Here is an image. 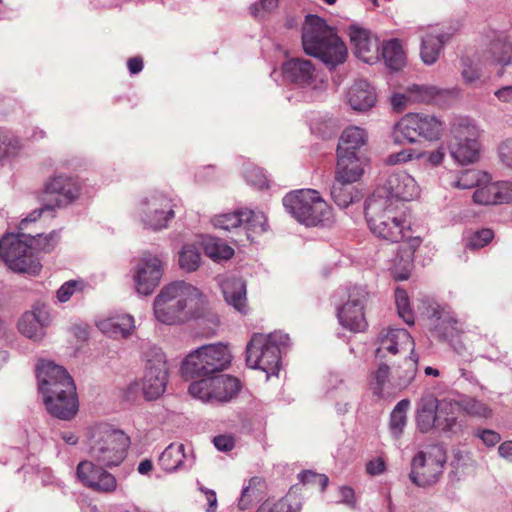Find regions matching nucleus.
I'll use <instances>...</instances> for the list:
<instances>
[{
    "label": "nucleus",
    "mask_w": 512,
    "mask_h": 512,
    "mask_svg": "<svg viewBox=\"0 0 512 512\" xmlns=\"http://www.w3.org/2000/svg\"><path fill=\"white\" fill-rule=\"evenodd\" d=\"M365 218L371 233L384 241L401 242L399 246L402 271L395 275L396 280H406L413 263L414 253L420 246V237L410 235L403 205L393 201L381 190H375L366 200Z\"/></svg>",
    "instance_id": "f257e3e1"
},
{
    "label": "nucleus",
    "mask_w": 512,
    "mask_h": 512,
    "mask_svg": "<svg viewBox=\"0 0 512 512\" xmlns=\"http://www.w3.org/2000/svg\"><path fill=\"white\" fill-rule=\"evenodd\" d=\"M39 390L48 412L56 418L71 420L78 412L76 386L65 368L51 361L37 366Z\"/></svg>",
    "instance_id": "f03ea898"
},
{
    "label": "nucleus",
    "mask_w": 512,
    "mask_h": 512,
    "mask_svg": "<svg viewBox=\"0 0 512 512\" xmlns=\"http://www.w3.org/2000/svg\"><path fill=\"white\" fill-rule=\"evenodd\" d=\"M302 44L308 55L331 67L342 64L347 56L344 42L322 18L315 15L306 17L302 29Z\"/></svg>",
    "instance_id": "7ed1b4c3"
},
{
    "label": "nucleus",
    "mask_w": 512,
    "mask_h": 512,
    "mask_svg": "<svg viewBox=\"0 0 512 512\" xmlns=\"http://www.w3.org/2000/svg\"><path fill=\"white\" fill-rule=\"evenodd\" d=\"M199 302H202L201 293L196 287L184 281H175L165 285L156 296L154 315L161 323L178 324L189 318L187 308Z\"/></svg>",
    "instance_id": "20e7f679"
},
{
    "label": "nucleus",
    "mask_w": 512,
    "mask_h": 512,
    "mask_svg": "<svg viewBox=\"0 0 512 512\" xmlns=\"http://www.w3.org/2000/svg\"><path fill=\"white\" fill-rule=\"evenodd\" d=\"M130 438L107 423L96 424L88 432V452L94 462L104 467L120 465L126 458Z\"/></svg>",
    "instance_id": "39448f33"
},
{
    "label": "nucleus",
    "mask_w": 512,
    "mask_h": 512,
    "mask_svg": "<svg viewBox=\"0 0 512 512\" xmlns=\"http://www.w3.org/2000/svg\"><path fill=\"white\" fill-rule=\"evenodd\" d=\"M289 346V335L282 331L254 334L246 348L247 365L264 371L268 376L275 375L280 368L281 355Z\"/></svg>",
    "instance_id": "423d86ee"
},
{
    "label": "nucleus",
    "mask_w": 512,
    "mask_h": 512,
    "mask_svg": "<svg viewBox=\"0 0 512 512\" xmlns=\"http://www.w3.org/2000/svg\"><path fill=\"white\" fill-rule=\"evenodd\" d=\"M286 210L300 223L317 226L330 221L332 209L313 189H301L288 193L283 198Z\"/></svg>",
    "instance_id": "0eeeda50"
},
{
    "label": "nucleus",
    "mask_w": 512,
    "mask_h": 512,
    "mask_svg": "<svg viewBox=\"0 0 512 512\" xmlns=\"http://www.w3.org/2000/svg\"><path fill=\"white\" fill-rule=\"evenodd\" d=\"M232 360L228 347L222 343L204 345L189 353L182 362L186 378L209 376L227 369Z\"/></svg>",
    "instance_id": "6e6552de"
},
{
    "label": "nucleus",
    "mask_w": 512,
    "mask_h": 512,
    "mask_svg": "<svg viewBox=\"0 0 512 512\" xmlns=\"http://www.w3.org/2000/svg\"><path fill=\"white\" fill-rule=\"evenodd\" d=\"M443 123L436 116L426 113H408L395 125L393 140L396 144L404 141L415 143L419 139L434 141L440 139Z\"/></svg>",
    "instance_id": "1a4fd4ad"
},
{
    "label": "nucleus",
    "mask_w": 512,
    "mask_h": 512,
    "mask_svg": "<svg viewBox=\"0 0 512 512\" xmlns=\"http://www.w3.org/2000/svg\"><path fill=\"white\" fill-rule=\"evenodd\" d=\"M239 379L228 374L203 376L188 387L189 394L204 403L223 404L230 402L240 392Z\"/></svg>",
    "instance_id": "9d476101"
},
{
    "label": "nucleus",
    "mask_w": 512,
    "mask_h": 512,
    "mask_svg": "<svg viewBox=\"0 0 512 512\" xmlns=\"http://www.w3.org/2000/svg\"><path fill=\"white\" fill-rule=\"evenodd\" d=\"M0 257L13 271L37 275L41 270L39 259L31 251L24 233L7 234L0 240Z\"/></svg>",
    "instance_id": "9b49d317"
},
{
    "label": "nucleus",
    "mask_w": 512,
    "mask_h": 512,
    "mask_svg": "<svg viewBox=\"0 0 512 512\" xmlns=\"http://www.w3.org/2000/svg\"><path fill=\"white\" fill-rule=\"evenodd\" d=\"M449 142L452 157L460 164L466 165L478 160L480 145L479 130L469 119L460 118L451 126Z\"/></svg>",
    "instance_id": "f8f14e48"
},
{
    "label": "nucleus",
    "mask_w": 512,
    "mask_h": 512,
    "mask_svg": "<svg viewBox=\"0 0 512 512\" xmlns=\"http://www.w3.org/2000/svg\"><path fill=\"white\" fill-rule=\"evenodd\" d=\"M428 321L431 334L441 342H447L455 352L462 354L466 347L461 340L465 330L454 314L440 305L430 306Z\"/></svg>",
    "instance_id": "ddd939ff"
},
{
    "label": "nucleus",
    "mask_w": 512,
    "mask_h": 512,
    "mask_svg": "<svg viewBox=\"0 0 512 512\" xmlns=\"http://www.w3.org/2000/svg\"><path fill=\"white\" fill-rule=\"evenodd\" d=\"M446 455L440 446H431L420 451L412 459L410 480L420 487L435 484L443 472Z\"/></svg>",
    "instance_id": "4468645a"
},
{
    "label": "nucleus",
    "mask_w": 512,
    "mask_h": 512,
    "mask_svg": "<svg viewBox=\"0 0 512 512\" xmlns=\"http://www.w3.org/2000/svg\"><path fill=\"white\" fill-rule=\"evenodd\" d=\"M371 293L362 286H353L348 299L338 310L340 324L351 332H363L368 327L366 309L371 302Z\"/></svg>",
    "instance_id": "2eb2a0df"
},
{
    "label": "nucleus",
    "mask_w": 512,
    "mask_h": 512,
    "mask_svg": "<svg viewBox=\"0 0 512 512\" xmlns=\"http://www.w3.org/2000/svg\"><path fill=\"white\" fill-rule=\"evenodd\" d=\"M138 212L144 226L154 231L166 228L175 216L172 200L159 192L145 197L139 204Z\"/></svg>",
    "instance_id": "dca6fc26"
},
{
    "label": "nucleus",
    "mask_w": 512,
    "mask_h": 512,
    "mask_svg": "<svg viewBox=\"0 0 512 512\" xmlns=\"http://www.w3.org/2000/svg\"><path fill=\"white\" fill-rule=\"evenodd\" d=\"M162 276V260L151 253H143L135 267L133 275L137 293L144 296L152 294L159 285Z\"/></svg>",
    "instance_id": "f3484780"
},
{
    "label": "nucleus",
    "mask_w": 512,
    "mask_h": 512,
    "mask_svg": "<svg viewBox=\"0 0 512 512\" xmlns=\"http://www.w3.org/2000/svg\"><path fill=\"white\" fill-rule=\"evenodd\" d=\"M104 466H97L93 461H81L76 468L77 479L87 488L110 493L115 491L117 481L113 474L106 471Z\"/></svg>",
    "instance_id": "a211bd4d"
},
{
    "label": "nucleus",
    "mask_w": 512,
    "mask_h": 512,
    "mask_svg": "<svg viewBox=\"0 0 512 512\" xmlns=\"http://www.w3.org/2000/svg\"><path fill=\"white\" fill-rule=\"evenodd\" d=\"M378 344L375 357L379 360L385 359L389 355L395 356L398 353L410 352L413 354L415 348L412 336L402 328H388L381 331Z\"/></svg>",
    "instance_id": "6ab92c4d"
},
{
    "label": "nucleus",
    "mask_w": 512,
    "mask_h": 512,
    "mask_svg": "<svg viewBox=\"0 0 512 512\" xmlns=\"http://www.w3.org/2000/svg\"><path fill=\"white\" fill-rule=\"evenodd\" d=\"M44 194L50 196L55 206L65 207L73 203L80 194L78 182L67 175L59 174L50 177L44 184Z\"/></svg>",
    "instance_id": "aec40b11"
},
{
    "label": "nucleus",
    "mask_w": 512,
    "mask_h": 512,
    "mask_svg": "<svg viewBox=\"0 0 512 512\" xmlns=\"http://www.w3.org/2000/svg\"><path fill=\"white\" fill-rule=\"evenodd\" d=\"M376 190H381L382 195H387L399 205H402L403 201L413 200L420 193L416 180L406 172L391 174L385 184Z\"/></svg>",
    "instance_id": "412c9836"
},
{
    "label": "nucleus",
    "mask_w": 512,
    "mask_h": 512,
    "mask_svg": "<svg viewBox=\"0 0 512 512\" xmlns=\"http://www.w3.org/2000/svg\"><path fill=\"white\" fill-rule=\"evenodd\" d=\"M168 368L163 356L149 360L146 365L143 378V392L147 400H154L160 397L167 385Z\"/></svg>",
    "instance_id": "4be33fe9"
},
{
    "label": "nucleus",
    "mask_w": 512,
    "mask_h": 512,
    "mask_svg": "<svg viewBox=\"0 0 512 512\" xmlns=\"http://www.w3.org/2000/svg\"><path fill=\"white\" fill-rule=\"evenodd\" d=\"M473 201L479 205H497L512 202V182L501 181L478 184L473 193Z\"/></svg>",
    "instance_id": "5701e85b"
},
{
    "label": "nucleus",
    "mask_w": 512,
    "mask_h": 512,
    "mask_svg": "<svg viewBox=\"0 0 512 512\" xmlns=\"http://www.w3.org/2000/svg\"><path fill=\"white\" fill-rule=\"evenodd\" d=\"M349 36L356 57L366 63H372L378 59V39L373 37L368 30L352 26Z\"/></svg>",
    "instance_id": "b1692460"
},
{
    "label": "nucleus",
    "mask_w": 512,
    "mask_h": 512,
    "mask_svg": "<svg viewBox=\"0 0 512 512\" xmlns=\"http://www.w3.org/2000/svg\"><path fill=\"white\" fill-rule=\"evenodd\" d=\"M450 37L451 34L445 33L438 25L430 27L422 37L420 49L422 61L427 65L434 64L440 56L443 45Z\"/></svg>",
    "instance_id": "393cba45"
},
{
    "label": "nucleus",
    "mask_w": 512,
    "mask_h": 512,
    "mask_svg": "<svg viewBox=\"0 0 512 512\" xmlns=\"http://www.w3.org/2000/svg\"><path fill=\"white\" fill-rule=\"evenodd\" d=\"M440 400L434 395L423 396L417 404L416 424L423 433L437 428Z\"/></svg>",
    "instance_id": "a878e982"
},
{
    "label": "nucleus",
    "mask_w": 512,
    "mask_h": 512,
    "mask_svg": "<svg viewBox=\"0 0 512 512\" xmlns=\"http://www.w3.org/2000/svg\"><path fill=\"white\" fill-rule=\"evenodd\" d=\"M315 68L310 60L293 58L283 65L284 76L301 86L312 84Z\"/></svg>",
    "instance_id": "bb28decb"
},
{
    "label": "nucleus",
    "mask_w": 512,
    "mask_h": 512,
    "mask_svg": "<svg viewBox=\"0 0 512 512\" xmlns=\"http://www.w3.org/2000/svg\"><path fill=\"white\" fill-rule=\"evenodd\" d=\"M367 142L368 134L363 128L357 126L348 127L341 134L337 155L360 156L359 152Z\"/></svg>",
    "instance_id": "cd10ccee"
},
{
    "label": "nucleus",
    "mask_w": 512,
    "mask_h": 512,
    "mask_svg": "<svg viewBox=\"0 0 512 512\" xmlns=\"http://www.w3.org/2000/svg\"><path fill=\"white\" fill-rule=\"evenodd\" d=\"M335 180L346 183L358 181L364 172L365 160L361 156L337 155Z\"/></svg>",
    "instance_id": "c85d7f7f"
},
{
    "label": "nucleus",
    "mask_w": 512,
    "mask_h": 512,
    "mask_svg": "<svg viewBox=\"0 0 512 512\" xmlns=\"http://www.w3.org/2000/svg\"><path fill=\"white\" fill-rule=\"evenodd\" d=\"M348 101L354 110H368L376 102L374 88L365 80L356 81L349 89Z\"/></svg>",
    "instance_id": "c756f323"
},
{
    "label": "nucleus",
    "mask_w": 512,
    "mask_h": 512,
    "mask_svg": "<svg viewBox=\"0 0 512 512\" xmlns=\"http://www.w3.org/2000/svg\"><path fill=\"white\" fill-rule=\"evenodd\" d=\"M437 428L443 432L457 433L461 429L458 417L461 414L459 402L440 400Z\"/></svg>",
    "instance_id": "7c9ffc66"
},
{
    "label": "nucleus",
    "mask_w": 512,
    "mask_h": 512,
    "mask_svg": "<svg viewBox=\"0 0 512 512\" xmlns=\"http://www.w3.org/2000/svg\"><path fill=\"white\" fill-rule=\"evenodd\" d=\"M99 327L111 337L127 338L134 332V318L128 314L117 315L101 321Z\"/></svg>",
    "instance_id": "2f4dec72"
},
{
    "label": "nucleus",
    "mask_w": 512,
    "mask_h": 512,
    "mask_svg": "<svg viewBox=\"0 0 512 512\" xmlns=\"http://www.w3.org/2000/svg\"><path fill=\"white\" fill-rule=\"evenodd\" d=\"M225 301L236 310L243 312L246 306V284L241 278H227L222 282Z\"/></svg>",
    "instance_id": "473e14b6"
},
{
    "label": "nucleus",
    "mask_w": 512,
    "mask_h": 512,
    "mask_svg": "<svg viewBox=\"0 0 512 512\" xmlns=\"http://www.w3.org/2000/svg\"><path fill=\"white\" fill-rule=\"evenodd\" d=\"M185 453L183 444H170L160 455L158 463L166 472H174L184 463Z\"/></svg>",
    "instance_id": "72a5a7b5"
},
{
    "label": "nucleus",
    "mask_w": 512,
    "mask_h": 512,
    "mask_svg": "<svg viewBox=\"0 0 512 512\" xmlns=\"http://www.w3.org/2000/svg\"><path fill=\"white\" fill-rule=\"evenodd\" d=\"M382 57L385 64L392 70H400L405 65V52L397 39L383 45Z\"/></svg>",
    "instance_id": "f704fd0d"
},
{
    "label": "nucleus",
    "mask_w": 512,
    "mask_h": 512,
    "mask_svg": "<svg viewBox=\"0 0 512 512\" xmlns=\"http://www.w3.org/2000/svg\"><path fill=\"white\" fill-rule=\"evenodd\" d=\"M265 482L260 477H252L249 483L244 487L241 497L238 502V507L241 510H246L250 507L253 501L261 500L264 496Z\"/></svg>",
    "instance_id": "c9c22d12"
},
{
    "label": "nucleus",
    "mask_w": 512,
    "mask_h": 512,
    "mask_svg": "<svg viewBox=\"0 0 512 512\" xmlns=\"http://www.w3.org/2000/svg\"><path fill=\"white\" fill-rule=\"evenodd\" d=\"M19 331L28 338L38 340L43 336V324L35 312H26L18 322Z\"/></svg>",
    "instance_id": "e433bc0d"
},
{
    "label": "nucleus",
    "mask_w": 512,
    "mask_h": 512,
    "mask_svg": "<svg viewBox=\"0 0 512 512\" xmlns=\"http://www.w3.org/2000/svg\"><path fill=\"white\" fill-rule=\"evenodd\" d=\"M350 184L351 183L335 180L331 188V196L340 208H347L350 204L358 200V194Z\"/></svg>",
    "instance_id": "4c0bfd02"
},
{
    "label": "nucleus",
    "mask_w": 512,
    "mask_h": 512,
    "mask_svg": "<svg viewBox=\"0 0 512 512\" xmlns=\"http://www.w3.org/2000/svg\"><path fill=\"white\" fill-rule=\"evenodd\" d=\"M203 246L205 254L214 261L228 260L234 255V250L219 238L209 237Z\"/></svg>",
    "instance_id": "58836bf2"
},
{
    "label": "nucleus",
    "mask_w": 512,
    "mask_h": 512,
    "mask_svg": "<svg viewBox=\"0 0 512 512\" xmlns=\"http://www.w3.org/2000/svg\"><path fill=\"white\" fill-rule=\"evenodd\" d=\"M266 216L261 211L241 210V226L247 232L262 233L266 231Z\"/></svg>",
    "instance_id": "ea45409f"
},
{
    "label": "nucleus",
    "mask_w": 512,
    "mask_h": 512,
    "mask_svg": "<svg viewBox=\"0 0 512 512\" xmlns=\"http://www.w3.org/2000/svg\"><path fill=\"white\" fill-rule=\"evenodd\" d=\"M27 239L31 247V251L37 252H51L59 241V234L52 231L48 235L36 232L35 235L28 234Z\"/></svg>",
    "instance_id": "a19ab883"
},
{
    "label": "nucleus",
    "mask_w": 512,
    "mask_h": 512,
    "mask_svg": "<svg viewBox=\"0 0 512 512\" xmlns=\"http://www.w3.org/2000/svg\"><path fill=\"white\" fill-rule=\"evenodd\" d=\"M410 401L403 399L399 401L394 407L390 417V430L394 437L399 438L402 434L404 427L407 423V410L409 408Z\"/></svg>",
    "instance_id": "79ce46f5"
},
{
    "label": "nucleus",
    "mask_w": 512,
    "mask_h": 512,
    "mask_svg": "<svg viewBox=\"0 0 512 512\" xmlns=\"http://www.w3.org/2000/svg\"><path fill=\"white\" fill-rule=\"evenodd\" d=\"M201 254L195 245H184L179 252V265L187 272L196 271L200 266Z\"/></svg>",
    "instance_id": "37998d69"
},
{
    "label": "nucleus",
    "mask_w": 512,
    "mask_h": 512,
    "mask_svg": "<svg viewBox=\"0 0 512 512\" xmlns=\"http://www.w3.org/2000/svg\"><path fill=\"white\" fill-rule=\"evenodd\" d=\"M409 98L414 101H418L421 103H433L438 96L441 95L442 90L438 89L436 86H428V85H412L408 89Z\"/></svg>",
    "instance_id": "c03bdc74"
},
{
    "label": "nucleus",
    "mask_w": 512,
    "mask_h": 512,
    "mask_svg": "<svg viewBox=\"0 0 512 512\" xmlns=\"http://www.w3.org/2000/svg\"><path fill=\"white\" fill-rule=\"evenodd\" d=\"M395 302L399 316L408 325H413L414 313L410 307L408 294L404 289L397 288L395 290Z\"/></svg>",
    "instance_id": "a18cd8bd"
},
{
    "label": "nucleus",
    "mask_w": 512,
    "mask_h": 512,
    "mask_svg": "<svg viewBox=\"0 0 512 512\" xmlns=\"http://www.w3.org/2000/svg\"><path fill=\"white\" fill-rule=\"evenodd\" d=\"M491 53L496 64L506 66L512 62V44L510 42H494L491 44Z\"/></svg>",
    "instance_id": "49530a36"
},
{
    "label": "nucleus",
    "mask_w": 512,
    "mask_h": 512,
    "mask_svg": "<svg viewBox=\"0 0 512 512\" xmlns=\"http://www.w3.org/2000/svg\"><path fill=\"white\" fill-rule=\"evenodd\" d=\"M494 238V232L491 229L484 228L473 232L466 240V247L470 250H477L488 245Z\"/></svg>",
    "instance_id": "de8ad7c7"
},
{
    "label": "nucleus",
    "mask_w": 512,
    "mask_h": 512,
    "mask_svg": "<svg viewBox=\"0 0 512 512\" xmlns=\"http://www.w3.org/2000/svg\"><path fill=\"white\" fill-rule=\"evenodd\" d=\"M459 403L461 412H465L470 416L487 418L491 415V410L487 405L476 399H467Z\"/></svg>",
    "instance_id": "09e8293b"
},
{
    "label": "nucleus",
    "mask_w": 512,
    "mask_h": 512,
    "mask_svg": "<svg viewBox=\"0 0 512 512\" xmlns=\"http://www.w3.org/2000/svg\"><path fill=\"white\" fill-rule=\"evenodd\" d=\"M213 224L216 228L230 231L241 226V210L233 213L219 215L214 218Z\"/></svg>",
    "instance_id": "8fccbe9b"
},
{
    "label": "nucleus",
    "mask_w": 512,
    "mask_h": 512,
    "mask_svg": "<svg viewBox=\"0 0 512 512\" xmlns=\"http://www.w3.org/2000/svg\"><path fill=\"white\" fill-rule=\"evenodd\" d=\"M85 283L82 280H70L65 282L57 291V299L64 303L67 302L76 292H82Z\"/></svg>",
    "instance_id": "3c124183"
},
{
    "label": "nucleus",
    "mask_w": 512,
    "mask_h": 512,
    "mask_svg": "<svg viewBox=\"0 0 512 512\" xmlns=\"http://www.w3.org/2000/svg\"><path fill=\"white\" fill-rule=\"evenodd\" d=\"M390 368L387 364H380L376 372L374 373L373 379V391L377 396H382L384 385L388 379Z\"/></svg>",
    "instance_id": "603ef678"
},
{
    "label": "nucleus",
    "mask_w": 512,
    "mask_h": 512,
    "mask_svg": "<svg viewBox=\"0 0 512 512\" xmlns=\"http://www.w3.org/2000/svg\"><path fill=\"white\" fill-rule=\"evenodd\" d=\"M298 478L303 484L317 485L321 491H323L328 484V477L326 475L318 474L310 470L300 473Z\"/></svg>",
    "instance_id": "864d4df0"
},
{
    "label": "nucleus",
    "mask_w": 512,
    "mask_h": 512,
    "mask_svg": "<svg viewBox=\"0 0 512 512\" xmlns=\"http://www.w3.org/2000/svg\"><path fill=\"white\" fill-rule=\"evenodd\" d=\"M279 4V0H259L258 3H254L250 6V14L254 18H260L263 13H270L274 11Z\"/></svg>",
    "instance_id": "5fc2aeb1"
},
{
    "label": "nucleus",
    "mask_w": 512,
    "mask_h": 512,
    "mask_svg": "<svg viewBox=\"0 0 512 512\" xmlns=\"http://www.w3.org/2000/svg\"><path fill=\"white\" fill-rule=\"evenodd\" d=\"M418 152L414 149H403L397 153H392L387 156L385 159V163L388 165H397L409 162L413 159H416V155Z\"/></svg>",
    "instance_id": "6e6d98bb"
},
{
    "label": "nucleus",
    "mask_w": 512,
    "mask_h": 512,
    "mask_svg": "<svg viewBox=\"0 0 512 512\" xmlns=\"http://www.w3.org/2000/svg\"><path fill=\"white\" fill-rule=\"evenodd\" d=\"M479 174V171L476 170L464 171L457 181V186L463 189L472 188L474 186L477 187L480 181Z\"/></svg>",
    "instance_id": "4d7b16f0"
},
{
    "label": "nucleus",
    "mask_w": 512,
    "mask_h": 512,
    "mask_svg": "<svg viewBox=\"0 0 512 512\" xmlns=\"http://www.w3.org/2000/svg\"><path fill=\"white\" fill-rule=\"evenodd\" d=\"M405 364L407 365L405 375L399 376L397 382V386L399 388H406L412 382L416 374L417 359L410 358L409 360L405 361Z\"/></svg>",
    "instance_id": "13d9d810"
},
{
    "label": "nucleus",
    "mask_w": 512,
    "mask_h": 512,
    "mask_svg": "<svg viewBox=\"0 0 512 512\" xmlns=\"http://www.w3.org/2000/svg\"><path fill=\"white\" fill-rule=\"evenodd\" d=\"M475 436L480 438L488 447H493L501 441L500 434L490 429H478Z\"/></svg>",
    "instance_id": "bf43d9fd"
},
{
    "label": "nucleus",
    "mask_w": 512,
    "mask_h": 512,
    "mask_svg": "<svg viewBox=\"0 0 512 512\" xmlns=\"http://www.w3.org/2000/svg\"><path fill=\"white\" fill-rule=\"evenodd\" d=\"M444 156L443 148H438L432 152H418L416 159H424V161L430 165L437 166L443 161Z\"/></svg>",
    "instance_id": "052dcab7"
},
{
    "label": "nucleus",
    "mask_w": 512,
    "mask_h": 512,
    "mask_svg": "<svg viewBox=\"0 0 512 512\" xmlns=\"http://www.w3.org/2000/svg\"><path fill=\"white\" fill-rule=\"evenodd\" d=\"M256 512H291V507L285 499H280L273 504L264 502Z\"/></svg>",
    "instance_id": "680f3d73"
},
{
    "label": "nucleus",
    "mask_w": 512,
    "mask_h": 512,
    "mask_svg": "<svg viewBox=\"0 0 512 512\" xmlns=\"http://www.w3.org/2000/svg\"><path fill=\"white\" fill-rule=\"evenodd\" d=\"M386 469V463L382 457L370 460L366 464V472L370 476L382 474Z\"/></svg>",
    "instance_id": "e2e57ef3"
},
{
    "label": "nucleus",
    "mask_w": 512,
    "mask_h": 512,
    "mask_svg": "<svg viewBox=\"0 0 512 512\" xmlns=\"http://www.w3.org/2000/svg\"><path fill=\"white\" fill-rule=\"evenodd\" d=\"M246 178L254 186L263 189L267 188V179L259 169H253L247 172Z\"/></svg>",
    "instance_id": "0e129e2a"
},
{
    "label": "nucleus",
    "mask_w": 512,
    "mask_h": 512,
    "mask_svg": "<svg viewBox=\"0 0 512 512\" xmlns=\"http://www.w3.org/2000/svg\"><path fill=\"white\" fill-rule=\"evenodd\" d=\"M14 149L11 139L0 130V161L9 156Z\"/></svg>",
    "instance_id": "69168bd1"
},
{
    "label": "nucleus",
    "mask_w": 512,
    "mask_h": 512,
    "mask_svg": "<svg viewBox=\"0 0 512 512\" xmlns=\"http://www.w3.org/2000/svg\"><path fill=\"white\" fill-rule=\"evenodd\" d=\"M213 443L219 451L227 452L234 448V439L227 435L216 436Z\"/></svg>",
    "instance_id": "338daca9"
},
{
    "label": "nucleus",
    "mask_w": 512,
    "mask_h": 512,
    "mask_svg": "<svg viewBox=\"0 0 512 512\" xmlns=\"http://www.w3.org/2000/svg\"><path fill=\"white\" fill-rule=\"evenodd\" d=\"M462 76L466 83L474 84L481 79L482 74L478 68L469 66L462 71Z\"/></svg>",
    "instance_id": "774afa93"
}]
</instances>
